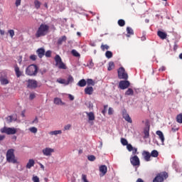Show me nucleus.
I'll use <instances>...</instances> for the list:
<instances>
[{
	"mask_svg": "<svg viewBox=\"0 0 182 182\" xmlns=\"http://www.w3.org/2000/svg\"><path fill=\"white\" fill-rule=\"evenodd\" d=\"M6 120L9 123H12V116L7 117Z\"/></svg>",
	"mask_w": 182,
	"mask_h": 182,
	"instance_id": "5fc2aeb1",
	"label": "nucleus"
},
{
	"mask_svg": "<svg viewBox=\"0 0 182 182\" xmlns=\"http://www.w3.org/2000/svg\"><path fill=\"white\" fill-rule=\"evenodd\" d=\"M151 157H159V151H157V150H153L151 152Z\"/></svg>",
	"mask_w": 182,
	"mask_h": 182,
	"instance_id": "f704fd0d",
	"label": "nucleus"
},
{
	"mask_svg": "<svg viewBox=\"0 0 182 182\" xmlns=\"http://www.w3.org/2000/svg\"><path fill=\"white\" fill-rule=\"evenodd\" d=\"M136 182H144V181H143V179H141V178H138L137 180H136Z\"/></svg>",
	"mask_w": 182,
	"mask_h": 182,
	"instance_id": "338daca9",
	"label": "nucleus"
},
{
	"mask_svg": "<svg viewBox=\"0 0 182 182\" xmlns=\"http://www.w3.org/2000/svg\"><path fill=\"white\" fill-rule=\"evenodd\" d=\"M36 53H37L38 58L42 59V57L45 56V48H38L36 50Z\"/></svg>",
	"mask_w": 182,
	"mask_h": 182,
	"instance_id": "2eb2a0df",
	"label": "nucleus"
},
{
	"mask_svg": "<svg viewBox=\"0 0 182 182\" xmlns=\"http://www.w3.org/2000/svg\"><path fill=\"white\" fill-rule=\"evenodd\" d=\"M157 35L159 37H160L161 39H166L167 38V33H166L161 31H159L157 32Z\"/></svg>",
	"mask_w": 182,
	"mask_h": 182,
	"instance_id": "5701e85b",
	"label": "nucleus"
},
{
	"mask_svg": "<svg viewBox=\"0 0 182 182\" xmlns=\"http://www.w3.org/2000/svg\"><path fill=\"white\" fill-rule=\"evenodd\" d=\"M166 70V67L162 66L159 68V72H164Z\"/></svg>",
	"mask_w": 182,
	"mask_h": 182,
	"instance_id": "13d9d810",
	"label": "nucleus"
},
{
	"mask_svg": "<svg viewBox=\"0 0 182 182\" xmlns=\"http://www.w3.org/2000/svg\"><path fill=\"white\" fill-rule=\"evenodd\" d=\"M141 40L142 41H146V36H143L141 38Z\"/></svg>",
	"mask_w": 182,
	"mask_h": 182,
	"instance_id": "774afa93",
	"label": "nucleus"
},
{
	"mask_svg": "<svg viewBox=\"0 0 182 182\" xmlns=\"http://www.w3.org/2000/svg\"><path fill=\"white\" fill-rule=\"evenodd\" d=\"M68 38L66 37V36H63L60 38H58V45H62V43H63V42H66Z\"/></svg>",
	"mask_w": 182,
	"mask_h": 182,
	"instance_id": "b1692460",
	"label": "nucleus"
},
{
	"mask_svg": "<svg viewBox=\"0 0 182 182\" xmlns=\"http://www.w3.org/2000/svg\"><path fill=\"white\" fill-rule=\"evenodd\" d=\"M37 58H38V57H37L36 55H30V59H31V60H36Z\"/></svg>",
	"mask_w": 182,
	"mask_h": 182,
	"instance_id": "603ef678",
	"label": "nucleus"
},
{
	"mask_svg": "<svg viewBox=\"0 0 182 182\" xmlns=\"http://www.w3.org/2000/svg\"><path fill=\"white\" fill-rule=\"evenodd\" d=\"M44 55L46 58H50V56H52V51L48 50L45 53Z\"/></svg>",
	"mask_w": 182,
	"mask_h": 182,
	"instance_id": "de8ad7c7",
	"label": "nucleus"
},
{
	"mask_svg": "<svg viewBox=\"0 0 182 182\" xmlns=\"http://www.w3.org/2000/svg\"><path fill=\"white\" fill-rule=\"evenodd\" d=\"M87 159L89 161H95V160H96V156H95V155H90L87 156Z\"/></svg>",
	"mask_w": 182,
	"mask_h": 182,
	"instance_id": "c03bdc74",
	"label": "nucleus"
},
{
	"mask_svg": "<svg viewBox=\"0 0 182 182\" xmlns=\"http://www.w3.org/2000/svg\"><path fill=\"white\" fill-rule=\"evenodd\" d=\"M167 178H168V173L167 172H161L154 178L153 182H164Z\"/></svg>",
	"mask_w": 182,
	"mask_h": 182,
	"instance_id": "20e7f679",
	"label": "nucleus"
},
{
	"mask_svg": "<svg viewBox=\"0 0 182 182\" xmlns=\"http://www.w3.org/2000/svg\"><path fill=\"white\" fill-rule=\"evenodd\" d=\"M0 82L1 85H8L9 83V80L5 77L1 78Z\"/></svg>",
	"mask_w": 182,
	"mask_h": 182,
	"instance_id": "473e14b6",
	"label": "nucleus"
},
{
	"mask_svg": "<svg viewBox=\"0 0 182 182\" xmlns=\"http://www.w3.org/2000/svg\"><path fill=\"white\" fill-rule=\"evenodd\" d=\"M113 69H114V63L111 61L109 63L107 70L110 71V70H113Z\"/></svg>",
	"mask_w": 182,
	"mask_h": 182,
	"instance_id": "c756f323",
	"label": "nucleus"
},
{
	"mask_svg": "<svg viewBox=\"0 0 182 182\" xmlns=\"http://www.w3.org/2000/svg\"><path fill=\"white\" fill-rule=\"evenodd\" d=\"M127 149L128 151H133V149H134V148L133 147V146H132L131 144H128L127 145Z\"/></svg>",
	"mask_w": 182,
	"mask_h": 182,
	"instance_id": "49530a36",
	"label": "nucleus"
},
{
	"mask_svg": "<svg viewBox=\"0 0 182 182\" xmlns=\"http://www.w3.org/2000/svg\"><path fill=\"white\" fill-rule=\"evenodd\" d=\"M81 180L82 182H89V181L87 180V176H86L85 174L82 175Z\"/></svg>",
	"mask_w": 182,
	"mask_h": 182,
	"instance_id": "a18cd8bd",
	"label": "nucleus"
},
{
	"mask_svg": "<svg viewBox=\"0 0 182 182\" xmlns=\"http://www.w3.org/2000/svg\"><path fill=\"white\" fill-rule=\"evenodd\" d=\"M0 35L1 36L5 35V31L0 29Z\"/></svg>",
	"mask_w": 182,
	"mask_h": 182,
	"instance_id": "e2e57ef3",
	"label": "nucleus"
},
{
	"mask_svg": "<svg viewBox=\"0 0 182 182\" xmlns=\"http://www.w3.org/2000/svg\"><path fill=\"white\" fill-rule=\"evenodd\" d=\"M39 166H41V168H42V170H45V166H43V164L40 163Z\"/></svg>",
	"mask_w": 182,
	"mask_h": 182,
	"instance_id": "69168bd1",
	"label": "nucleus"
},
{
	"mask_svg": "<svg viewBox=\"0 0 182 182\" xmlns=\"http://www.w3.org/2000/svg\"><path fill=\"white\" fill-rule=\"evenodd\" d=\"M32 180H33V182H40V181H39V177H38V176H33V178H32Z\"/></svg>",
	"mask_w": 182,
	"mask_h": 182,
	"instance_id": "3c124183",
	"label": "nucleus"
},
{
	"mask_svg": "<svg viewBox=\"0 0 182 182\" xmlns=\"http://www.w3.org/2000/svg\"><path fill=\"white\" fill-rule=\"evenodd\" d=\"M54 105H61L62 106L65 105V102L62 101V100L59 97L54 98Z\"/></svg>",
	"mask_w": 182,
	"mask_h": 182,
	"instance_id": "6ab92c4d",
	"label": "nucleus"
},
{
	"mask_svg": "<svg viewBox=\"0 0 182 182\" xmlns=\"http://www.w3.org/2000/svg\"><path fill=\"white\" fill-rule=\"evenodd\" d=\"M129 86H130V82L127 80H121L119 83V87H120L122 90L127 89Z\"/></svg>",
	"mask_w": 182,
	"mask_h": 182,
	"instance_id": "1a4fd4ad",
	"label": "nucleus"
},
{
	"mask_svg": "<svg viewBox=\"0 0 182 182\" xmlns=\"http://www.w3.org/2000/svg\"><path fill=\"white\" fill-rule=\"evenodd\" d=\"M117 73L118 77L119 79H123L124 80H127V79H129V75H127V73H126V70H124V68H119L117 70Z\"/></svg>",
	"mask_w": 182,
	"mask_h": 182,
	"instance_id": "423d86ee",
	"label": "nucleus"
},
{
	"mask_svg": "<svg viewBox=\"0 0 182 182\" xmlns=\"http://www.w3.org/2000/svg\"><path fill=\"white\" fill-rule=\"evenodd\" d=\"M35 166V160L29 159L26 164V168H32Z\"/></svg>",
	"mask_w": 182,
	"mask_h": 182,
	"instance_id": "412c9836",
	"label": "nucleus"
},
{
	"mask_svg": "<svg viewBox=\"0 0 182 182\" xmlns=\"http://www.w3.org/2000/svg\"><path fill=\"white\" fill-rule=\"evenodd\" d=\"M74 80L73 77L72 75H69L68 80H66L67 85H69V83H73Z\"/></svg>",
	"mask_w": 182,
	"mask_h": 182,
	"instance_id": "c9c22d12",
	"label": "nucleus"
},
{
	"mask_svg": "<svg viewBox=\"0 0 182 182\" xmlns=\"http://www.w3.org/2000/svg\"><path fill=\"white\" fill-rule=\"evenodd\" d=\"M49 32V26L42 23L38 28L36 33V38H41V36H46Z\"/></svg>",
	"mask_w": 182,
	"mask_h": 182,
	"instance_id": "f257e3e1",
	"label": "nucleus"
},
{
	"mask_svg": "<svg viewBox=\"0 0 182 182\" xmlns=\"http://www.w3.org/2000/svg\"><path fill=\"white\" fill-rule=\"evenodd\" d=\"M177 49H178V46H177V44H175L173 46V50L176 52V50H177Z\"/></svg>",
	"mask_w": 182,
	"mask_h": 182,
	"instance_id": "680f3d73",
	"label": "nucleus"
},
{
	"mask_svg": "<svg viewBox=\"0 0 182 182\" xmlns=\"http://www.w3.org/2000/svg\"><path fill=\"white\" fill-rule=\"evenodd\" d=\"M4 139H5V136L0 135V141H2V140H4Z\"/></svg>",
	"mask_w": 182,
	"mask_h": 182,
	"instance_id": "0e129e2a",
	"label": "nucleus"
},
{
	"mask_svg": "<svg viewBox=\"0 0 182 182\" xmlns=\"http://www.w3.org/2000/svg\"><path fill=\"white\" fill-rule=\"evenodd\" d=\"M99 168H100V173H102L103 176H105L106 173H107V166H106L105 165H102L100 166Z\"/></svg>",
	"mask_w": 182,
	"mask_h": 182,
	"instance_id": "4be33fe9",
	"label": "nucleus"
},
{
	"mask_svg": "<svg viewBox=\"0 0 182 182\" xmlns=\"http://www.w3.org/2000/svg\"><path fill=\"white\" fill-rule=\"evenodd\" d=\"M43 154L44 156H52V153H55V149L49 147H46L43 149Z\"/></svg>",
	"mask_w": 182,
	"mask_h": 182,
	"instance_id": "9d476101",
	"label": "nucleus"
},
{
	"mask_svg": "<svg viewBox=\"0 0 182 182\" xmlns=\"http://www.w3.org/2000/svg\"><path fill=\"white\" fill-rule=\"evenodd\" d=\"M142 156L145 161H150V157H151V154H150V152L147 151H144L142 153Z\"/></svg>",
	"mask_w": 182,
	"mask_h": 182,
	"instance_id": "4468645a",
	"label": "nucleus"
},
{
	"mask_svg": "<svg viewBox=\"0 0 182 182\" xmlns=\"http://www.w3.org/2000/svg\"><path fill=\"white\" fill-rule=\"evenodd\" d=\"M6 157L8 163H13L14 164L18 163V161L15 159V149H10L7 151Z\"/></svg>",
	"mask_w": 182,
	"mask_h": 182,
	"instance_id": "7ed1b4c3",
	"label": "nucleus"
},
{
	"mask_svg": "<svg viewBox=\"0 0 182 182\" xmlns=\"http://www.w3.org/2000/svg\"><path fill=\"white\" fill-rule=\"evenodd\" d=\"M144 139H149L150 137V125L144 128Z\"/></svg>",
	"mask_w": 182,
	"mask_h": 182,
	"instance_id": "ddd939ff",
	"label": "nucleus"
},
{
	"mask_svg": "<svg viewBox=\"0 0 182 182\" xmlns=\"http://www.w3.org/2000/svg\"><path fill=\"white\" fill-rule=\"evenodd\" d=\"M122 117L126 122H128V123H132L133 121L132 120V118L130 117V115L127 114V111L126 109L122 110Z\"/></svg>",
	"mask_w": 182,
	"mask_h": 182,
	"instance_id": "9b49d317",
	"label": "nucleus"
},
{
	"mask_svg": "<svg viewBox=\"0 0 182 182\" xmlns=\"http://www.w3.org/2000/svg\"><path fill=\"white\" fill-rule=\"evenodd\" d=\"M118 25L119 26H124V25H126V21L123 19H119L118 20Z\"/></svg>",
	"mask_w": 182,
	"mask_h": 182,
	"instance_id": "ea45409f",
	"label": "nucleus"
},
{
	"mask_svg": "<svg viewBox=\"0 0 182 182\" xmlns=\"http://www.w3.org/2000/svg\"><path fill=\"white\" fill-rule=\"evenodd\" d=\"M29 132H31V133H34L36 134L38 133V128L35 127H32L31 128L28 129Z\"/></svg>",
	"mask_w": 182,
	"mask_h": 182,
	"instance_id": "4c0bfd02",
	"label": "nucleus"
},
{
	"mask_svg": "<svg viewBox=\"0 0 182 182\" xmlns=\"http://www.w3.org/2000/svg\"><path fill=\"white\" fill-rule=\"evenodd\" d=\"M132 154H139V152L137 151V148H134L132 149Z\"/></svg>",
	"mask_w": 182,
	"mask_h": 182,
	"instance_id": "864d4df0",
	"label": "nucleus"
},
{
	"mask_svg": "<svg viewBox=\"0 0 182 182\" xmlns=\"http://www.w3.org/2000/svg\"><path fill=\"white\" fill-rule=\"evenodd\" d=\"M21 0H16V6H19L21 5Z\"/></svg>",
	"mask_w": 182,
	"mask_h": 182,
	"instance_id": "4d7b16f0",
	"label": "nucleus"
},
{
	"mask_svg": "<svg viewBox=\"0 0 182 182\" xmlns=\"http://www.w3.org/2000/svg\"><path fill=\"white\" fill-rule=\"evenodd\" d=\"M38 69L37 65L31 64L26 69V75L28 76H36Z\"/></svg>",
	"mask_w": 182,
	"mask_h": 182,
	"instance_id": "f03ea898",
	"label": "nucleus"
},
{
	"mask_svg": "<svg viewBox=\"0 0 182 182\" xmlns=\"http://www.w3.org/2000/svg\"><path fill=\"white\" fill-rule=\"evenodd\" d=\"M8 33H9V36L11 38V39L14 38V36H15V31H14L13 29L9 30Z\"/></svg>",
	"mask_w": 182,
	"mask_h": 182,
	"instance_id": "37998d69",
	"label": "nucleus"
},
{
	"mask_svg": "<svg viewBox=\"0 0 182 182\" xmlns=\"http://www.w3.org/2000/svg\"><path fill=\"white\" fill-rule=\"evenodd\" d=\"M68 97H69L70 100H75V97L72 95H69Z\"/></svg>",
	"mask_w": 182,
	"mask_h": 182,
	"instance_id": "052dcab7",
	"label": "nucleus"
},
{
	"mask_svg": "<svg viewBox=\"0 0 182 182\" xmlns=\"http://www.w3.org/2000/svg\"><path fill=\"white\" fill-rule=\"evenodd\" d=\"M38 117H36V118L34 119V120L32 122V123H36V124H38Z\"/></svg>",
	"mask_w": 182,
	"mask_h": 182,
	"instance_id": "bf43d9fd",
	"label": "nucleus"
},
{
	"mask_svg": "<svg viewBox=\"0 0 182 182\" xmlns=\"http://www.w3.org/2000/svg\"><path fill=\"white\" fill-rule=\"evenodd\" d=\"M156 134L159 136L161 143H164V134L161 131H156Z\"/></svg>",
	"mask_w": 182,
	"mask_h": 182,
	"instance_id": "aec40b11",
	"label": "nucleus"
},
{
	"mask_svg": "<svg viewBox=\"0 0 182 182\" xmlns=\"http://www.w3.org/2000/svg\"><path fill=\"white\" fill-rule=\"evenodd\" d=\"M121 143H122V146H127L129 144L127 139H126L124 138L121 139Z\"/></svg>",
	"mask_w": 182,
	"mask_h": 182,
	"instance_id": "79ce46f5",
	"label": "nucleus"
},
{
	"mask_svg": "<svg viewBox=\"0 0 182 182\" xmlns=\"http://www.w3.org/2000/svg\"><path fill=\"white\" fill-rule=\"evenodd\" d=\"M1 133H5L6 134L11 135V134H16L18 132L16 128L15 127H4L0 129Z\"/></svg>",
	"mask_w": 182,
	"mask_h": 182,
	"instance_id": "39448f33",
	"label": "nucleus"
},
{
	"mask_svg": "<svg viewBox=\"0 0 182 182\" xmlns=\"http://www.w3.org/2000/svg\"><path fill=\"white\" fill-rule=\"evenodd\" d=\"M70 127H72V125L68 124L64 127V130H70Z\"/></svg>",
	"mask_w": 182,
	"mask_h": 182,
	"instance_id": "09e8293b",
	"label": "nucleus"
},
{
	"mask_svg": "<svg viewBox=\"0 0 182 182\" xmlns=\"http://www.w3.org/2000/svg\"><path fill=\"white\" fill-rule=\"evenodd\" d=\"M58 83H60V85H65V86H68L66 80L63 79V78H58L57 80Z\"/></svg>",
	"mask_w": 182,
	"mask_h": 182,
	"instance_id": "2f4dec72",
	"label": "nucleus"
},
{
	"mask_svg": "<svg viewBox=\"0 0 182 182\" xmlns=\"http://www.w3.org/2000/svg\"><path fill=\"white\" fill-rule=\"evenodd\" d=\"M85 95H93V87H87L85 88Z\"/></svg>",
	"mask_w": 182,
	"mask_h": 182,
	"instance_id": "a211bd4d",
	"label": "nucleus"
},
{
	"mask_svg": "<svg viewBox=\"0 0 182 182\" xmlns=\"http://www.w3.org/2000/svg\"><path fill=\"white\" fill-rule=\"evenodd\" d=\"M131 164L132 166H140V159L139 156H134L130 159Z\"/></svg>",
	"mask_w": 182,
	"mask_h": 182,
	"instance_id": "f8f14e48",
	"label": "nucleus"
},
{
	"mask_svg": "<svg viewBox=\"0 0 182 182\" xmlns=\"http://www.w3.org/2000/svg\"><path fill=\"white\" fill-rule=\"evenodd\" d=\"M41 3L38 0H35L34 1V6L36 9H39L41 8Z\"/></svg>",
	"mask_w": 182,
	"mask_h": 182,
	"instance_id": "c85d7f7f",
	"label": "nucleus"
},
{
	"mask_svg": "<svg viewBox=\"0 0 182 182\" xmlns=\"http://www.w3.org/2000/svg\"><path fill=\"white\" fill-rule=\"evenodd\" d=\"M87 117H88V120H90V122H93V120H95V113L90 112H85Z\"/></svg>",
	"mask_w": 182,
	"mask_h": 182,
	"instance_id": "f3484780",
	"label": "nucleus"
},
{
	"mask_svg": "<svg viewBox=\"0 0 182 182\" xmlns=\"http://www.w3.org/2000/svg\"><path fill=\"white\" fill-rule=\"evenodd\" d=\"M27 87L28 89H36L38 87V81L36 80H28L27 81Z\"/></svg>",
	"mask_w": 182,
	"mask_h": 182,
	"instance_id": "6e6552de",
	"label": "nucleus"
},
{
	"mask_svg": "<svg viewBox=\"0 0 182 182\" xmlns=\"http://www.w3.org/2000/svg\"><path fill=\"white\" fill-rule=\"evenodd\" d=\"M71 53L73 56H75V58H79V56H80V54H79L76 50H72Z\"/></svg>",
	"mask_w": 182,
	"mask_h": 182,
	"instance_id": "58836bf2",
	"label": "nucleus"
},
{
	"mask_svg": "<svg viewBox=\"0 0 182 182\" xmlns=\"http://www.w3.org/2000/svg\"><path fill=\"white\" fill-rule=\"evenodd\" d=\"M108 114H113V108L109 107L108 109Z\"/></svg>",
	"mask_w": 182,
	"mask_h": 182,
	"instance_id": "6e6d98bb",
	"label": "nucleus"
},
{
	"mask_svg": "<svg viewBox=\"0 0 182 182\" xmlns=\"http://www.w3.org/2000/svg\"><path fill=\"white\" fill-rule=\"evenodd\" d=\"M87 82L86 80L82 79L77 82V86H80V87H85L86 86Z\"/></svg>",
	"mask_w": 182,
	"mask_h": 182,
	"instance_id": "393cba45",
	"label": "nucleus"
},
{
	"mask_svg": "<svg viewBox=\"0 0 182 182\" xmlns=\"http://www.w3.org/2000/svg\"><path fill=\"white\" fill-rule=\"evenodd\" d=\"M176 122L177 123H180V124L182 123V113L176 116Z\"/></svg>",
	"mask_w": 182,
	"mask_h": 182,
	"instance_id": "72a5a7b5",
	"label": "nucleus"
},
{
	"mask_svg": "<svg viewBox=\"0 0 182 182\" xmlns=\"http://www.w3.org/2000/svg\"><path fill=\"white\" fill-rule=\"evenodd\" d=\"M105 56H106V58H107V59H110V58H113V53H112V51H110V50H107L105 53Z\"/></svg>",
	"mask_w": 182,
	"mask_h": 182,
	"instance_id": "7c9ffc66",
	"label": "nucleus"
},
{
	"mask_svg": "<svg viewBox=\"0 0 182 182\" xmlns=\"http://www.w3.org/2000/svg\"><path fill=\"white\" fill-rule=\"evenodd\" d=\"M127 36L128 38H130V36L132 35H134V31H133V29L130 27H127Z\"/></svg>",
	"mask_w": 182,
	"mask_h": 182,
	"instance_id": "a878e982",
	"label": "nucleus"
},
{
	"mask_svg": "<svg viewBox=\"0 0 182 182\" xmlns=\"http://www.w3.org/2000/svg\"><path fill=\"white\" fill-rule=\"evenodd\" d=\"M100 48H101L103 52H105V50H109V48L110 47H109V46H107V45L102 44Z\"/></svg>",
	"mask_w": 182,
	"mask_h": 182,
	"instance_id": "e433bc0d",
	"label": "nucleus"
},
{
	"mask_svg": "<svg viewBox=\"0 0 182 182\" xmlns=\"http://www.w3.org/2000/svg\"><path fill=\"white\" fill-rule=\"evenodd\" d=\"M50 136H57V134H62V130L51 131L49 132Z\"/></svg>",
	"mask_w": 182,
	"mask_h": 182,
	"instance_id": "bb28decb",
	"label": "nucleus"
},
{
	"mask_svg": "<svg viewBox=\"0 0 182 182\" xmlns=\"http://www.w3.org/2000/svg\"><path fill=\"white\" fill-rule=\"evenodd\" d=\"M35 97H36V96L35 95V93L30 94V95H29L30 100H33V99H35Z\"/></svg>",
	"mask_w": 182,
	"mask_h": 182,
	"instance_id": "8fccbe9b",
	"label": "nucleus"
},
{
	"mask_svg": "<svg viewBox=\"0 0 182 182\" xmlns=\"http://www.w3.org/2000/svg\"><path fill=\"white\" fill-rule=\"evenodd\" d=\"M14 72H15L16 76H17V77H21V76H22V72H21V70H20L19 67L18 66V65H14Z\"/></svg>",
	"mask_w": 182,
	"mask_h": 182,
	"instance_id": "dca6fc26",
	"label": "nucleus"
},
{
	"mask_svg": "<svg viewBox=\"0 0 182 182\" xmlns=\"http://www.w3.org/2000/svg\"><path fill=\"white\" fill-rule=\"evenodd\" d=\"M87 84L88 85V86H95V81H93L92 79H87Z\"/></svg>",
	"mask_w": 182,
	"mask_h": 182,
	"instance_id": "a19ab883",
	"label": "nucleus"
},
{
	"mask_svg": "<svg viewBox=\"0 0 182 182\" xmlns=\"http://www.w3.org/2000/svg\"><path fill=\"white\" fill-rule=\"evenodd\" d=\"M125 95H126L127 96H133V95H134V91H133V89L129 88V89L126 91Z\"/></svg>",
	"mask_w": 182,
	"mask_h": 182,
	"instance_id": "cd10ccee",
	"label": "nucleus"
},
{
	"mask_svg": "<svg viewBox=\"0 0 182 182\" xmlns=\"http://www.w3.org/2000/svg\"><path fill=\"white\" fill-rule=\"evenodd\" d=\"M55 65L58 66L59 69H64L66 70L68 69V67H66V65L62 62V58H60V55H56L55 57Z\"/></svg>",
	"mask_w": 182,
	"mask_h": 182,
	"instance_id": "0eeeda50",
	"label": "nucleus"
}]
</instances>
